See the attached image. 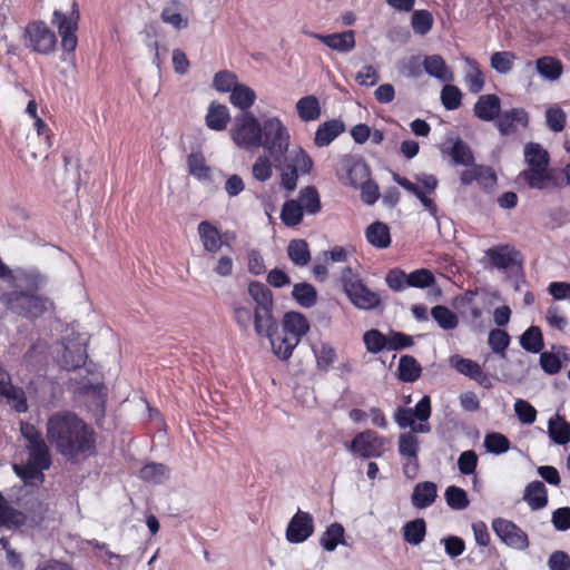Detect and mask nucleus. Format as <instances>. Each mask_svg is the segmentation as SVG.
I'll return each instance as SVG.
<instances>
[{
  "instance_id": "f257e3e1",
  "label": "nucleus",
  "mask_w": 570,
  "mask_h": 570,
  "mask_svg": "<svg viewBox=\"0 0 570 570\" xmlns=\"http://www.w3.org/2000/svg\"><path fill=\"white\" fill-rule=\"evenodd\" d=\"M248 295L250 302L244 299L233 302V320L244 332L253 325L258 336L269 338L272 350L278 358L288 360L298 345V340L286 334L276 335L278 321L274 313L273 292L265 284L254 281L248 284Z\"/></svg>"
},
{
  "instance_id": "f03ea898",
  "label": "nucleus",
  "mask_w": 570,
  "mask_h": 570,
  "mask_svg": "<svg viewBox=\"0 0 570 570\" xmlns=\"http://www.w3.org/2000/svg\"><path fill=\"white\" fill-rule=\"evenodd\" d=\"M261 147L281 170V185L287 191L296 188L299 174H309L313 168L312 158L302 147L289 149V130L276 116L263 120Z\"/></svg>"
},
{
  "instance_id": "7ed1b4c3",
  "label": "nucleus",
  "mask_w": 570,
  "mask_h": 570,
  "mask_svg": "<svg viewBox=\"0 0 570 570\" xmlns=\"http://www.w3.org/2000/svg\"><path fill=\"white\" fill-rule=\"evenodd\" d=\"M46 438L56 453L77 464L96 454V432L70 411H58L46 421Z\"/></svg>"
},
{
  "instance_id": "20e7f679",
  "label": "nucleus",
  "mask_w": 570,
  "mask_h": 570,
  "mask_svg": "<svg viewBox=\"0 0 570 570\" xmlns=\"http://www.w3.org/2000/svg\"><path fill=\"white\" fill-rule=\"evenodd\" d=\"M0 302L10 312L30 320L38 318L55 307L50 298L22 289L2 293Z\"/></svg>"
},
{
  "instance_id": "39448f33",
  "label": "nucleus",
  "mask_w": 570,
  "mask_h": 570,
  "mask_svg": "<svg viewBox=\"0 0 570 570\" xmlns=\"http://www.w3.org/2000/svg\"><path fill=\"white\" fill-rule=\"evenodd\" d=\"M261 122L250 111L242 112L234 118L229 130L233 142L240 149L254 150L261 147Z\"/></svg>"
},
{
  "instance_id": "423d86ee",
  "label": "nucleus",
  "mask_w": 570,
  "mask_h": 570,
  "mask_svg": "<svg viewBox=\"0 0 570 570\" xmlns=\"http://www.w3.org/2000/svg\"><path fill=\"white\" fill-rule=\"evenodd\" d=\"M20 433L26 440L24 448L28 453V461L37 468L49 470L52 465V454L47 438H43L36 425L24 421L20 422Z\"/></svg>"
},
{
  "instance_id": "0eeeda50",
  "label": "nucleus",
  "mask_w": 570,
  "mask_h": 570,
  "mask_svg": "<svg viewBox=\"0 0 570 570\" xmlns=\"http://www.w3.org/2000/svg\"><path fill=\"white\" fill-rule=\"evenodd\" d=\"M341 281L345 294L347 295L351 303L357 308L368 311L380 306V294L371 291L358 278V276L353 273L352 268H344L342 272Z\"/></svg>"
},
{
  "instance_id": "6e6552de",
  "label": "nucleus",
  "mask_w": 570,
  "mask_h": 570,
  "mask_svg": "<svg viewBox=\"0 0 570 570\" xmlns=\"http://www.w3.org/2000/svg\"><path fill=\"white\" fill-rule=\"evenodd\" d=\"M22 42L27 49L40 55H50L57 46L55 32L41 20L30 21L22 31Z\"/></svg>"
},
{
  "instance_id": "1a4fd4ad",
  "label": "nucleus",
  "mask_w": 570,
  "mask_h": 570,
  "mask_svg": "<svg viewBox=\"0 0 570 570\" xmlns=\"http://www.w3.org/2000/svg\"><path fill=\"white\" fill-rule=\"evenodd\" d=\"M345 446L351 453L362 459H377L386 451V439L367 429L358 432Z\"/></svg>"
},
{
  "instance_id": "9d476101",
  "label": "nucleus",
  "mask_w": 570,
  "mask_h": 570,
  "mask_svg": "<svg viewBox=\"0 0 570 570\" xmlns=\"http://www.w3.org/2000/svg\"><path fill=\"white\" fill-rule=\"evenodd\" d=\"M79 21V11L78 6L73 1L71 11L69 13H63L60 10H55L52 24L58 28V32L61 37V47L67 52L75 51L78 39L76 36V31L78 29Z\"/></svg>"
},
{
  "instance_id": "9b49d317",
  "label": "nucleus",
  "mask_w": 570,
  "mask_h": 570,
  "mask_svg": "<svg viewBox=\"0 0 570 570\" xmlns=\"http://www.w3.org/2000/svg\"><path fill=\"white\" fill-rule=\"evenodd\" d=\"M16 289L23 292H38L47 284V276L38 268L30 267H16L11 269V274L7 279Z\"/></svg>"
},
{
  "instance_id": "f8f14e48",
  "label": "nucleus",
  "mask_w": 570,
  "mask_h": 570,
  "mask_svg": "<svg viewBox=\"0 0 570 570\" xmlns=\"http://www.w3.org/2000/svg\"><path fill=\"white\" fill-rule=\"evenodd\" d=\"M492 529L510 548L525 550L529 547L528 534L510 520L497 518L492 521Z\"/></svg>"
},
{
  "instance_id": "ddd939ff",
  "label": "nucleus",
  "mask_w": 570,
  "mask_h": 570,
  "mask_svg": "<svg viewBox=\"0 0 570 570\" xmlns=\"http://www.w3.org/2000/svg\"><path fill=\"white\" fill-rule=\"evenodd\" d=\"M314 532L313 517L305 511L298 510L289 520L286 528V540L291 543H302Z\"/></svg>"
},
{
  "instance_id": "4468645a",
  "label": "nucleus",
  "mask_w": 570,
  "mask_h": 570,
  "mask_svg": "<svg viewBox=\"0 0 570 570\" xmlns=\"http://www.w3.org/2000/svg\"><path fill=\"white\" fill-rule=\"evenodd\" d=\"M345 174L344 184L357 188L358 185L366 183L371 176L368 165L360 157L345 156L341 160V169Z\"/></svg>"
},
{
  "instance_id": "2eb2a0df",
  "label": "nucleus",
  "mask_w": 570,
  "mask_h": 570,
  "mask_svg": "<svg viewBox=\"0 0 570 570\" xmlns=\"http://www.w3.org/2000/svg\"><path fill=\"white\" fill-rule=\"evenodd\" d=\"M492 267L497 269H511L521 266V254L511 245H499L485 252Z\"/></svg>"
},
{
  "instance_id": "dca6fc26",
  "label": "nucleus",
  "mask_w": 570,
  "mask_h": 570,
  "mask_svg": "<svg viewBox=\"0 0 570 570\" xmlns=\"http://www.w3.org/2000/svg\"><path fill=\"white\" fill-rule=\"evenodd\" d=\"M451 365L460 373L474 380L480 386L491 389L493 386L490 376L483 372L481 366L473 360L454 355L450 358Z\"/></svg>"
},
{
  "instance_id": "f3484780",
  "label": "nucleus",
  "mask_w": 570,
  "mask_h": 570,
  "mask_svg": "<svg viewBox=\"0 0 570 570\" xmlns=\"http://www.w3.org/2000/svg\"><path fill=\"white\" fill-rule=\"evenodd\" d=\"M494 125L502 136H509L517 131V125L529 126V114L523 108H512L501 112Z\"/></svg>"
},
{
  "instance_id": "a211bd4d",
  "label": "nucleus",
  "mask_w": 570,
  "mask_h": 570,
  "mask_svg": "<svg viewBox=\"0 0 570 570\" xmlns=\"http://www.w3.org/2000/svg\"><path fill=\"white\" fill-rule=\"evenodd\" d=\"M453 306L458 312L471 322H476L482 316L483 302L479 301L478 292L466 291L454 298Z\"/></svg>"
},
{
  "instance_id": "6ab92c4d",
  "label": "nucleus",
  "mask_w": 570,
  "mask_h": 570,
  "mask_svg": "<svg viewBox=\"0 0 570 570\" xmlns=\"http://www.w3.org/2000/svg\"><path fill=\"white\" fill-rule=\"evenodd\" d=\"M475 117L483 121H497L501 111V100L494 94L482 95L473 107Z\"/></svg>"
},
{
  "instance_id": "aec40b11",
  "label": "nucleus",
  "mask_w": 570,
  "mask_h": 570,
  "mask_svg": "<svg viewBox=\"0 0 570 570\" xmlns=\"http://www.w3.org/2000/svg\"><path fill=\"white\" fill-rule=\"evenodd\" d=\"M308 35L338 52H348L355 47L354 31L352 30L332 35H321L315 32H309Z\"/></svg>"
},
{
  "instance_id": "412c9836",
  "label": "nucleus",
  "mask_w": 570,
  "mask_h": 570,
  "mask_svg": "<svg viewBox=\"0 0 570 570\" xmlns=\"http://www.w3.org/2000/svg\"><path fill=\"white\" fill-rule=\"evenodd\" d=\"M399 453L402 458L407 460V464L404 465L405 473L410 466L416 471L417 453H419V440L412 432L403 433L399 438Z\"/></svg>"
},
{
  "instance_id": "4be33fe9",
  "label": "nucleus",
  "mask_w": 570,
  "mask_h": 570,
  "mask_svg": "<svg viewBox=\"0 0 570 570\" xmlns=\"http://www.w3.org/2000/svg\"><path fill=\"white\" fill-rule=\"evenodd\" d=\"M523 500L532 511L541 510L548 504V490L543 482H530L523 493Z\"/></svg>"
},
{
  "instance_id": "5701e85b",
  "label": "nucleus",
  "mask_w": 570,
  "mask_h": 570,
  "mask_svg": "<svg viewBox=\"0 0 570 570\" xmlns=\"http://www.w3.org/2000/svg\"><path fill=\"white\" fill-rule=\"evenodd\" d=\"M345 130L342 120L332 119L321 124L315 132L314 142L317 147L328 146L336 137Z\"/></svg>"
},
{
  "instance_id": "b1692460",
  "label": "nucleus",
  "mask_w": 570,
  "mask_h": 570,
  "mask_svg": "<svg viewBox=\"0 0 570 570\" xmlns=\"http://www.w3.org/2000/svg\"><path fill=\"white\" fill-rule=\"evenodd\" d=\"M535 70L539 76L550 82L559 80L563 72L562 62L552 56H543L535 60Z\"/></svg>"
},
{
  "instance_id": "393cba45",
  "label": "nucleus",
  "mask_w": 570,
  "mask_h": 570,
  "mask_svg": "<svg viewBox=\"0 0 570 570\" xmlns=\"http://www.w3.org/2000/svg\"><path fill=\"white\" fill-rule=\"evenodd\" d=\"M309 330V324L306 317L298 312H288L283 318V332L289 337H295L301 341Z\"/></svg>"
},
{
  "instance_id": "a878e982",
  "label": "nucleus",
  "mask_w": 570,
  "mask_h": 570,
  "mask_svg": "<svg viewBox=\"0 0 570 570\" xmlns=\"http://www.w3.org/2000/svg\"><path fill=\"white\" fill-rule=\"evenodd\" d=\"M436 484L431 481L420 482L415 485L411 500L416 509H425L432 505L436 499Z\"/></svg>"
},
{
  "instance_id": "bb28decb",
  "label": "nucleus",
  "mask_w": 570,
  "mask_h": 570,
  "mask_svg": "<svg viewBox=\"0 0 570 570\" xmlns=\"http://www.w3.org/2000/svg\"><path fill=\"white\" fill-rule=\"evenodd\" d=\"M423 67L429 76L440 81L449 82L453 80V72L440 55L426 56L423 61Z\"/></svg>"
},
{
  "instance_id": "cd10ccee",
  "label": "nucleus",
  "mask_w": 570,
  "mask_h": 570,
  "mask_svg": "<svg viewBox=\"0 0 570 570\" xmlns=\"http://www.w3.org/2000/svg\"><path fill=\"white\" fill-rule=\"evenodd\" d=\"M198 234L204 249L209 253H217L222 245V236L218 229L209 222L203 220L198 224Z\"/></svg>"
},
{
  "instance_id": "c85d7f7f",
  "label": "nucleus",
  "mask_w": 570,
  "mask_h": 570,
  "mask_svg": "<svg viewBox=\"0 0 570 570\" xmlns=\"http://www.w3.org/2000/svg\"><path fill=\"white\" fill-rule=\"evenodd\" d=\"M0 394L7 399L8 404L18 413L28 411L26 393L21 387L9 384V380H4L0 384Z\"/></svg>"
},
{
  "instance_id": "c756f323",
  "label": "nucleus",
  "mask_w": 570,
  "mask_h": 570,
  "mask_svg": "<svg viewBox=\"0 0 570 570\" xmlns=\"http://www.w3.org/2000/svg\"><path fill=\"white\" fill-rule=\"evenodd\" d=\"M365 237L366 240L377 249H384L391 245L390 228L382 222H374L367 226Z\"/></svg>"
},
{
  "instance_id": "7c9ffc66",
  "label": "nucleus",
  "mask_w": 570,
  "mask_h": 570,
  "mask_svg": "<svg viewBox=\"0 0 570 570\" xmlns=\"http://www.w3.org/2000/svg\"><path fill=\"white\" fill-rule=\"evenodd\" d=\"M87 360L86 343L67 344L62 353V366L66 370H76L85 365Z\"/></svg>"
},
{
  "instance_id": "2f4dec72",
  "label": "nucleus",
  "mask_w": 570,
  "mask_h": 570,
  "mask_svg": "<svg viewBox=\"0 0 570 570\" xmlns=\"http://www.w3.org/2000/svg\"><path fill=\"white\" fill-rule=\"evenodd\" d=\"M549 438L559 445L570 442V423L559 414H554L548 422Z\"/></svg>"
},
{
  "instance_id": "473e14b6",
  "label": "nucleus",
  "mask_w": 570,
  "mask_h": 570,
  "mask_svg": "<svg viewBox=\"0 0 570 570\" xmlns=\"http://www.w3.org/2000/svg\"><path fill=\"white\" fill-rule=\"evenodd\" d=\"M230 120L229 110L225 105L213 101L206 115V125L208 128L222 131L227 127Z\"/></svg>"
},
{
  "instance_id": "72a5a7b5",
  "label": "nucleus",
  "mask_w": 570,
  "mask_h": 570,
  "mask_svg": "<svg viewBox=\"0 0 570 570\" xmlns=\"http://www.w3.org/2000/svg\"><path fill=\"white\" fill-rule=\"evenodd\" d=\"M394 420L401 429L410 428L412 433H429L430 423H415L413 410L409 407H399L394 413Z\"/></svg>"
},
{
  "instance_id": "f704fd0d",
  "label": "nucleus",
  "mask_w": 570,
  "mask_h": 570,
  "mask_svg": "<svg viewBox=\"0 0 570 570\" xmlns=\"http://www.w3.org/2000/svg\"><path fill=\"white\" fill-rule=\"evenodd\" d=\"M296 110L302 121L308 122L314 121L321 116L320 101L315 96L302 97L296 102Z\"/></svg>"
},
{
  "instance_id": "c9c22d12",
  "label": "nucleus",
  "mask_w": 570,
  "mask_h": 570,
  "mask_svg": "<svg viewBox=\"0 0 570 570\" xmlns=\"http://www.w3.org/2000/svg\"><path fill=\"white\" fill-rule=\"evenodd\" d=\"M524 160L528 167L548 168L550 157L548 151L537 142H529L524 147Z\"/></svg>"
},
{
  "instance_id": "e433bc0d",
  "label": "nucleus",
  "mask_w": 570,
  "mask_h": 570,
  "mask_svg": "<svg viewBox=\"0 0 570 570\" xmlns=\"http://www.w3.org/2000/svg\"><path fill=\"white\" fill-rule=\"evenodd\" d=\"M255 100V91L250 87L243 83H238L229 96L230 104L244 112L248 111V109L254 105Z\"/></svg>"
},
{
  "instance_id": "4c0bfd02",
  "label": "nucleus",
  "mask_w": 570,
  "mask_h": 570,
  "mask_svg": "<svg viewBox=\"0 0 570 570\" xmlns=\"http://www.w3.org/2000/svg\"><path fill=\"white\" fill-rule=\"evenodd\" d=\"M296 200L299 202L302 210L308 215H315L322 208L320 194L314 186L302 188Z\"/></svg>"
},
{
  "instance_id": "58836bf2",
  "label": "nucleus",
  "mask_w": 570,
  "mask_h": 570,
  "mask_svg": "<svg viewBox=\"0 0 570 570\" xmlns=\"http://www.w3.org/2000/svg\"><path fill=\"white\" fill-rule=\"evenodd\" d=\"M520 345L529 353H540L544 346L543 335L540 327L532 325L520 336Z\"/></svg>"
},
{
  "instance_id": "ea45409f",
  "label": "nucleus",
  "mask_w": 570,
  "mask_h": 570,
  "mask_svg": "<svg viewBox=\"0 0 570 570\" xmlns=\"http://www.w3.org/2000/svg\"><path fill=\"white\" fill-rule=\"evenodd\" d=\"M403 539L412 546H419L423 542L426 534V523L424 519L419 518L406 522L403 528Z\"/></svg>"
},
{
  "instance_id": "a19ab883",
  "label": "nucleus",
  "mask_w": 570,
  "mask_h": 570,
  "mask_svg": "<svg viewBox=\"0 0 570 570\" xmlns=\"http://www.w3.org/2000/svg\"><path fill=\"white\" fill-rule=\"evenodd\" d=\"M520 177L532 189H543L551 179L548 168L528 167L520 173Z\"/></svg>"
},
{
  "instance_id": "79ce46f5",
  "label": "nucleus",
  "mask_w": 570,
  "mask_h": 570,
  "mask_svg": "<svg viewBox=\"0 0 570 570\" xmlns=\"http://www.w3.org/2000/svg\"><path fill=\"white\" fill-rule=\"evenodd\" d=\"M292 296L305 308L313 307L317 302V292L315 287L306 282L297 283L293 286Z\"/></svg>"
},
{
  "instance_id": "37998d69",
  "label": "nucleus",
  "mask_w": 570,
  "mask_h": 570,
  "mask_svg": "<svg viewBox=\"0 0 570 570\" xmlns=\"http://www.w3.org/2000/svg\"><path fill=\"white\" fill-rule=\"evenodd\" d=\"M397 371L399 379L402 382L410 383L420 377L422 367L413 356L403 355L400 358Z\"/></svg>"
},
{
  "instance_id": "c03bdc74",
  "label": "nucleus",
  "mask_w": 570,
  "mask_h": 570,
  "mask_svg": "<svg viewBox=\"0 0 570 570\" xmlns=\"http://www.w3.org/2000/svg\"><path fill=\"white\" fill-rule=\"evenodd\" d=\"M181 2L178 0L170 1L161 11V20L165 23L173 26L175 29L180 30L188 27V20L183 18L179 10Z\"/></svg>"
},
{
  "instance_id": "a18cd8bd",
  "label": "nucleus",
  "mask_w": 570,
  "mask_h": 570,
  "mask_svg": "<svg viewBox=\"0 0 570 570\" xmlns=\"http://www.w3.org/2000/svg\"><path fill=\"white\" fill-rule=\"evenodd\" d=\"M304 212L299 202L295 199L286 200L281 210V220L287 227H295L302 223Z\"/></svg>"
},
{
  "instance_id": "49530a36",
  "label": "nucleus",
  "mask_w": 570,
  "mask_h": 570,
  "mask_svg": "<svg viewBox=\"0 0 570 570\" xmlns=\"http://www.w3.org/2000/svg\"><path fill=\"white\" fill-rule=\"evenodd\" d=\"M170 470L164 463L151 462L146 464L140 470V478L144 481L151 483H163L169 479Z\"/></svg>"
},
{
  "instance_id": "de8ad7c7",
  "label": "nucleus",
  "mask_w": 570,
  "mask_h": 570,
  "mask_svg": "<svg viewBox=\"0 0 570 570\" xmlns=\"http://www.w3.org/2000/svg\"><path fill=\"white\" fill-rule=\"evenodd\" d=\"M273 167L275 164L268 154L259 155L252 166L253 178L259 183L267 181L273 176Z\"/></svg>"
},
{
  "instance_id": "09e8293b",
  "label": "nucleus",
  "mask_w": 570,
  "mask_h": 570,
  "mask_svg": "<svg viewBox=\"0 0 570 570\" xmlns=\"http://www.w3.org/2000/svg\"><path fill=\"white\" fill-rule=\"evenodd\" d=\"M431 316L444 331H452L459 325V318L456 314L444 305H436L432 307Z\"/></svg>"
},
{
  "instance_id": "8fccbe9b",
  "label": "nucleus",
  "mask_w": 570,
  "mask_h": 570,
  "mask_svg": "<svg viewBox=\"0 0 570 570\" xmlns=\"http://www.w3.org/2000/svg\"><path fill=\"white\" fill-rule=\"evenodd\" d=\"M289 259L297 266H306L311 261L308 245L304 239H293L287 246Z\"/></svg>"
},
{
  "instance_id": "3c124183",
  "label": "nucleus",
  "mask_w": 570,
  "mask_h": 570,
  "mask_svg": "<svg viewBox=\"0 0 570 570\" xmlns=\"http://www.w3.org/2000/svg\"><path fill=\"white\" fill-rule=\"evenodd\" d=\"M465 62L469 66V70H466L464 75V81L468 86L470 92L479 94L484 87V76L480 70L476 61L465 58Z\"/></svg>"
},
{
  "instance_id": "603ef678",
  "label": "nucleus",
  "mask_w": 570,
  "mask_h": 570,
  "mask_svg": "<svg viewBox=\"0 0 570 570\" xmlns=\"http://www.w3.org/2000/svg\"><path fill=\"white\" fill-rule=\"evenodd\" d=\"M510 341V335L503 330L494 328L489 333L488 344L492 352L498 354L501 358L507 357V348Z\"/></svg>"
},
{
  "instance_id": "864d4df0",
  "label": "nucleus",
  "mask_w": 570,
  "mask_h": 570,
  "mask_svg": "<svg viewBox=\"0 0 570 570\" xmlns=\"http://www.w3.org/2000/svg\"><path fill=\"white\" fill-rule=\"evenodd\" d=\"M344 528L342 524L335 522L332 523L320 539L321 546L326 551H334L338 543L343 542Z\"/></svg>"
},
{
  "instance_id": "5fc2aeb1",
  "label": "nucleus",
  "mask_w": 570,
  "mask_h": 570,
  "mask_svg": "<svg viewBox=\"0 0 570 570\" xmlns=\"http://www.w3.org/2000/svg\"><path fill=\"white\" fill-rule=\"evenodd\" d=\"M515 58L512 51H497L492 53L490 65L498 73L507 75L512 70Z\"/></svg>"
},
{
  "instance_id": "6e6d98bb",
  "label": "nucleus",
  "mask_w": 570,
  "mask_h": 570,
  "mask_svg": "<svg viewBox=\"0 0 570 570\" xmlns=\"http://www.w3.org/2000/svg\"><path fill=\"white\" fill-rule=\"evenodd\" d=\"M510 445L511 443L509 439L498 432L488 433L484 438V448L488 452L495 455H500L509 451Z\"/></svg>"
},
{
  "instance_id": "4d7b16f0",
  "label": "nucleus",
  "mask_w": 570,
  "mask_h": 570,
  "mask_svg": "<svg viewBox=\"0 0 570 570\" xmlns=\"http://www.w3.org/2000/svg\"><path fill=\"white\" fill-rule=\"evenodd\" d=\"M444 498L446 504L453 510H464L469 507V499L466 492L455 485H450L446 488Z\"/></svg>"
},
{
  "instance_id": "13d9d810",
  "label": "nucleus",
  "mask_w": 570,
  "mask_h": 570,
  "mask_svg": "<svg viewBox=\"0 0 570 570\" xmlns=\"http://www.w3.org/2000/svg\"><path fill=\"white\" fill-rule=\"evenodd\" d=\"M188 173L198 179H207L209 177V167L206 165L205 157L202 153H191L187 158Z\"/></svg>"
},
{
  "instance_id": "bf43d9fd",
  "label": "nucleus",
  "mask_w": 570,
  "mask_h": 570,
  "mask_svg": "<svg viewBox=\"0 0 570 570\" xmlns=\"http://www.w3.org/2000/svg\"><path fill=\"white\" fill-rule=\"evenodd\" d=\"M363 341L370 353L377 354L383 350H387V335L382 334L379 330L366 331L363 335Z\"/></svg>"
},
{
  "instance_id": "052dcab7",
  "label": "nucleus",
  "mask_w": 570,
  "mask_h": 570,
  "mask_svg": "<svg viewBox=\"0 0 570 570\" xmlns=\"http://www.w3.org/2000/svg\"><path fill=\"white\" fill-rule=\"evenodd\" d=\"M411 26L415 33L424 36L433 26V17L428 10H415L412 13Z\"/></svg>"
},
{
  "instance_id": "680f3d73",
  "label": "nucleus",
  "mask_w": 570,
  "mask_h": 570,
  "mask_svg": "<svg viewBox=\"0 0 570 570\" xmlns=\"http://www.w3.org/2000/svg\"><path fill=\"white\" fill-rule=\"evenodd\" d=\"M450 156L456 165L471 166L474 161L471 148L461 139L453 144Z\"/></svg>"
},
{
  "instance_id": "e2e57ef3",
  "label": "nucleus",
  "mask_w": 570,
  "mask_h": 570,
  "mask_svg": "<svg viewBox=\"0 0 570 570\" xmlns=\"http://www.w3.org/2000/svg\"><path fill=\"white\" fill-rule=\"evenodd\" d=\"M462 92L454 86L446 83L441 90V101L445 109L455 110L461 106Z\"/></svg>"
},
{
  "instance_id": "0e129e2a",
  "label": "nucleus",
  "mask_w": 570,
  "mask_h": 570,
  "mask_svg": "<svg viewBox=\"0 0 570 570\" xmlns=\"http://www.w3.org/2000/svg\"><path fill=\"white\" fill-rule=\"evenodd\" d=\"M389 288L393 292H402L409 286V274L400 268H392L385 276Z\"/></svg>"
},
{
  "instance_id": "69168bd1",
  "label": "nucleus",
  "mask_w": 570,
  "mask_h": 570,
  "mask_svg": "<svg viewBox=\"0 0 570 570\" xmlns=\"http://www.w3.org/2000/svg\"><path fill=\"white\" fill-rule=\"evenodd\" d=\"M435 284V277L430 269L420 268L409 274V286L429 288Z\"/></svg>"
},
{
  "instance_id": "338daca9",
  "label": "nucleus",
  "mask_w": 570,
  "mask_h": 570,
  "mask_svg": "<svg viewBox=\"0 0 570 570\" xmlns=\"http://www.w3.org/2000/svg\"><path fill=\"white\" fill-rule=\"evenodd\" d=\"M547 126L554 132H560L566 126V114L559 106H552L546 111Z\"/></svg>"
},
{
  "instance_id": "774afa93",
  "label": "nucleus",
  "mask_w": 570,
  "mask_h": 570,
  "mask_svg": "<svg viewBox=\"0 0 570 570\" xmlns=\"http://www.w3.org/2000/svg\"><path fill=\"white\" fill-rule=\"evenodd\" d=\"M237 85V76L230 71H219L214 77V87L218 91L232 92Z\"/></svg>"
}]
</instances>
